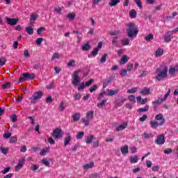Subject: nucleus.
<instances>
[{"mask_svg": "<svg viewBox=\"0 0 178 178\" xmlns=\"http://www.w3.org/2000/svg\"><path fill=\"white\" fill-rule=\"evenodd\" d=\"M175 72H176V69H175L174 67L170 68V70L168 71L169 74H171V76L175 75Z\"/></svg>", "mask_w": 178, "mask_h": 178, "instance_id": "4d7b16f0", "label": "nucleus"}, {"mask_svg": "<svg viewBox=\"0 0 178 178\" xmlns=\"http://www.w3.org/2000/svg\"><path fill=\"white\" fill-rule=\"evenodd\" d=\"M23 165H24V159L22 158L18 161V163L15 166V171L17 172V170H20V169L23 168Z\"/></svg>", "mask_w": 178, "mask_h": 178, "instance_id": "f8f14e48", "label": "nucleus"}, {"mask_svg": "<svg viewBox=\"0 0 178 178\" xmlns=\"http://www.w3.org/2000/svg\"><path fill=\"white\" fill-rule=\"evenodd\" d=\"M131 163H137L138 162V156H134L130 157Z\"/></svg>", "mask_w": 178, "mask_h": 178, "instance_id": "cd10ccee", "label": "nucleus"}, {"mask_svg": "<svg viewBox=\"0 0 178 178\" xmlns=\"http://www.w3.org/2000/svg\"><path fill=\"white\" fill-rule=\"evenodd\" d=\"M44 41V38H38L36 40V44L38 45H41V44H42V42Z\"/></svg>", "mask_w": 178, "mask_h": 178, "instance_id": "3c124183", "label": "nucleus"}, {"mask_svg": "<svg viewBox=\"0 0 178 178\" xmlns=\"http://www.w3.org/2000/svg\"><path fill=\"white\" fill-rule=\"evenodd\" d=\"M163 102V99L159 98L157 100H155L152 102V104L154 105V106H158V105H161Z\"/></svg>", "mask_w": 178, "mask_h": 178, "instance_id": "7c9ffc66", "label": "nucleus"}, {"mask_svg": "<svg viewBox=\"0 0 178 178\" xmlns=\"http://www.w3.org/2000/svg\"><path fill=\"white\" fill-rule=\"evenodd\" d=\"M138 91V88H132L127 90L128 94H134L135 92H137Z\"/></svg>", "mask_w": 178, "mask_h": 178, "instance_id": "f704fd0d", "label": "nucleus"}, {"mask_svg": "<svg viewBox=\"0 0 178 178\" xmlns=\"http://www.w3.org/2000/svg\"><path fill=\"white\" fill-rule=\"evenodd\" d=\"M19 22V19L17 18H7L6 19V22L10 26H16Z\"/></svg>", "mask_w": 178, "mask_h": 178, "instance_id": "9d476101", "label": "nucleus"}, {"mask_svg": "<svg viewBox=\"0 0 178 178\" xmlns=\"http://www.w3.org/2000/svg\"><path fill=\"white\" fill-rule=\"evenodd\" d=\"M151 92V90L148 88H144L140 92V94L142 95H148Z\"/></svg>", "mask_w": 178, "mask_h": 178, "instance_id": "2eb2a0df", "label": "nucleus"}, {"mask_svg": "<svg viewBox=\"0 0 178 178\" xmlns=\"http://www.w3.org/2000/svg\"><path fill=\"white\" fill-rule=\"evenodd\" d=\"M123 47H126L127 45H129V44H130V39L129 38H126V39H123L122 41H121Z\"/></svg>", "mask_w": 178, "mask_h": 178, "instance_id": "473e14b6", "label": "nucleus"}, {"mask_svg": "<svg viewBox=\"0 0 178 178\" xmlns=\"http://www.w3.org/2000/svg\"><path fill=\"white\" fill-rule=\"evenodd\" d=\"M145 40L146 41H151V40H154V35L152 33L147 35L145 38Z\"/></svg>", "mask_w": 178, "mask_h": 178, "instance_id": "37998d69", "label": "nucleus"}, {"mask_svg": "<svg viewBox=\"0 0 178 178\" xmlns=\"http://www.w3.org/2000/svg\"><path fill=\"white\" fill-rule=\"evenodd\" d=\"M127 99H122L121 102H117L116 103V106H122V105H123V104H124V102H126Z\"/></svg>", "mask_w": 178, "mask_h": 178, "instance_id": "13d9d810", "label": "nucleus"}, {"mask_svg": "<svg viewBox=\"0 0 178 178\" xmlns=\"http://www.w3.org/2000/svg\"><path fill=\"white\" fill-rule=\"evenodd\" d=\"M15 143H17V137H11L10 138V144H15Z\"/></svg>", "mask_w": 178, "mask_h": 178, "instance_id": "864d4df0", "label": "nucleus"}, {"mask_svg": "<svg viewBox=\"0 0 178 178\" xmlns=\"http://www.w3.org/2000/svg\"><path fill=\"white\" fill-rule=\"evenodd\" d=\"M65 138H64V147H67L69 144H70V142L72 141V135H70L69 133L65 134Z\"/></svg>", "mask_w": 178, "mask_h": 178, "instance_id": "1a4fd4ad", "label": "nucleus"}, {"mask_svg": "<svg viewBox=\"0 0 178 178\" xmlns=\"http://www.w3.org/2000/svg\"><path fill=\"white\" fill-rule=\"evenodd\" d=\"M76 17V13H70L67 15V19H70V20H74Z\"/></svg>", "mask_w": 178, "mask_h": 178, "instance_id": "c756f323", "label": "nucleus"}, {"mask_svg": "<svg viewBox=\"0 0 178 178\" xmlns=\"http://www.w3.org/2000/svg\"><path fill=\"white\" fill-rule=\"evenodd\" d=\"M25 31L29 34V35H33L34 34V29L32 26H27L25 28Z\"/></svg>", "mask_w": 178, "mask_h": 178, "instance_id": "dca6fc26", "label": "nucleus"}, {"mask_svg": "<svg viewBox=\"0 0 178 178\" xmlns=\"http://www.w3.org/2000/svg\"><path fill=\"white\" fill-rule=\"evenodd\" d=\"M162 55H163V49H158L157 51H156V56H162Z\"/></svg>", "mask_w": 178, "mask_h": 178, "instance_id": "e433bc0d", "label": "nucleus"}, {"mask_svg": "<svg viewBox=\"0 0 178 178\" xmlns=\"http://www.w3.org/2000/svg\"><path fill=\"white\" fill-rule=\"evenodd\" d=\"M168 70H169L168 67H164L163 69L161 67L157 68L154 72V74H157L155 77V80L161 81L163 80V79H166V77H168Z\"/></svg>", "mask_w": 178, "mask_h": 178, "instance_id": "f257e3e1", "label": "nucleus"}, {"mask_svg": "<svg viewBox=\"0 0 178 178\" xmlns=\"http://www.w3.org/2000/svg\"><path fill=\"white\" fill-rule=\"evenodd\" d=\"M81 99V94L80 93H75L74 95V99L79 100Z\"/></svg>", "mask_w": 178, "mask_h": 178, "instance_id": "8fccbe9b", "label": "nucleus"}, {"mask_svg": "<svg viewBox=\"0 0 178 178\" xmlns=\"http://www.w3.org/2000/svg\"><path fill=\"white\" fill-rule=\"evenodd\" d=\"M83 137H84V132H79L76 135V138L78 140H81V138H83Z\"/></svg>", "mask_w": 178, "mask_h": 178, "instance_id": "603ef678", "label": "nucleus"}, {"mask_svg": "<svg viewBox=\"0 0 178 178\" xmlns=\"http://www.w3.org/2000/svg\"><path fill=\"white\" fill-rule=\"evenodd\" d=\"M91 49V45L90 43L86 42L82 46V51H90Z\"/></svg>", "mask_w": 178, "mask_h": 178, "instance_id": "4be33fe9", "label": "nucleus"}, {"mask_svg": "<svg viewBox=\"0 0 178 178\" xmlns=\"http://www.w3.org/2000/svg\"><path fill=\"white\" fill-rule=\"evenodd\" d=\"M148 119V115H143L141 118H139V122H145Z\"/></svg>", "mask_w": 178, "mask_h": 178, "instance_id": "6e6d98bb", "label": "nucleus"}, {"mask_svg": "<svg viewBox=\"0 0 178 178\" xmlns=\"http://www.w3.org/2000/svg\"><path fill=\"white\" fill-rule=\"evenodd\" d=\"M173 33H178L176 31V29L172 30V31H168L165 35L163 36L164 41L165 42H170L172 41V35Z\"/></svg>", "mask_w": 178, "mask_h": 178, "instance_id": "423d86ee", "label": "nucleus"}, {"mask_svg": "<svg viewBox=\"0 0 178 178\" xmlns=\"http://www.w3.org/2000/svg\"><path fill=\"white\" fill-rule=\"evenodd\" d=\"M133 67H134L133 64H131V63H128L127 71V72H131V70H133Z\"/></svg>", "mask_w": 178, "mask_h": 178, "instance_id": "338daca9", "label": "nucleus"}, {"mask_svg": "<svg viewBox=\"0 0 178 178\" xmlns=\"http://www.w3.org/2000/svg\"><path fill=\"white\" fill-rule=\"evenodd\" d=\"M155 119L156 120H161L159 126H163V124H165V118H163V115H162L161 113L156 115L155 116Z\"/></svg>", "mask_w": 178, "mask_h": 178, "instance_id": "9b49d317", "label": "nucleus"}, {"mask_svg": "<svg viewBox=\"0 0 178 178\" xmlns=\"http://www.w3.org/2000/svg\"><path fill=\"white\" fill-rule=\"evenodd\" d=\"M126 26L127 27V33L129 38H133L134 37H137L138 34V29H137V26H136V24L130 22L127 24Z\"/></svg>", "mask_w": 178, "mask_h": 178, "instance_id": "f03ea898", "label": "nucleus"}, {"mask_svg": "<svg viewBox=\"0 0 178 178\" xmlns=\"http://www.w3.org/2000/svg\"><path fill=\"white\" fill-rule=\"evenodd\" d=\"M60 55L59 53H54L51 57V60H55V59H59Z\"/></svg>", "mask_w": 178, "mask_h": 178, "instance_id": "79ce46f5", "label": "nucleus"}, {"mask_svg": "<svg viewBox=\"0 0 178 178\" xmlns=\"http://www.w3.org/2000/svg\"><path fill=\"white\" fill-rule=\"evenodd\" d=\"M60 111L61 112H63V111H65V102H61L60 103Z\"/></svg>", "mask_w": 178, "mask_h": 178, "instance_id": "e2e57ef3", "label": "nucleus"}, {"mask_svg": "<svg viewBox=\"0 0 178 178\" xmlns=\"http://www.w3.org/2000/svg\"><path fill=\"white\" fill-rule=\"evenodd\" d=\"M93 83H94V79H91L85 83V86H86V87H88V86H91V84H92Z\"/></svg>", "mask_w": 178, "mask_h": 178, "instance_id": "680f3d73", "label": "nucleus"}, {"mask_svg": "<svg viewBox=\"0 0 178 178\" xmlns=\"http://www.w3.org/2000/svg\"><path fill=\"white\" fill-rule=\"evenodd\" d=\"M128 99H129L131 102H134V104H136V96L131 95L128 97Z\"/></svg>", "mask_w": 178, "mask_h": 178, "instance_id": "c03bdc74", "label": "nucleus"}, {"mask_svg": "<svg viewBox=\"0 0 178 178\" xmlns=\"http://www.w3.org/2000/svg\"><path fill=\"white\" fill-rule=\"evenodd\" d=\"M81 72V70L74 71L72 75L73 80L72 81V83L73 84V86H77L79 83H80L81 79H80V77H79V73H80Z\"/></svg>", "mask_w": 178, "mask_h": 178, "instance_id": "39448f33", "label": "nucleus"}, {"mask_svg": "<svg viewBox=\"0 0 178 178\" xmlns=\"http://www.w3.org/2000/svg\"><path fill=\"white\" fill-rule=\"evenodd\" d=\"M83 168L86 170H88V169H91V168H94V163H93V161L90 162V163L86 164L83 166Z\"/></svg>", "mask_w": 178, "mask_h": 178, "instance_id": "72a5a7b5", "label": "nucleus"}, {"mask_svg": "<svg viewBox=\"0 0 178 178\" xmlns=\"http://www.w3.org/2000/svg\"><path fill=\"white\" fill-rule=\"evenodd\" d=\"M128 60H129L127 59V56L124 55L121 58V60H120V65H124V64L127 63Z\"/></svg>", "mask_w": 178, "mask_h": 178, "instance_id": "b1692460", "label": "nucleus"}, {"mask_svg": "<svg viewBox=\"0 0 178 178\" xmlns=\"http://www.w3.org/2000/svg\"><path fill=\"white\" fill-rule=\"evenodd\" d=\"M39 166L37 164H33L31 166V170H33V172H35V170H38Z\"/></svg>", "mask_w": 178, "mask_h": 178, "instance_id": "49530a36", "label": "nucleus"}, {"mask_svg": "<svg viewBox=\"0 0 178 178\" xmlns=\"http://www.w3.org/2000/svg\"><path fill=\"white\" fill-rule=\"evenodd\" d=\"M12 86V83L10 82H6L4 84L2 85L3 90H8Z\"/></svg>", "mask_w": 178, "mask_h": 178, "instance_id": "393cba45", "label": "nucleus"}, {"mask_svg": "<svg viewBox=\"0 0 178 178\" xmlns=\"http://www.w3.org/2000/svg\"><path fill=\"white\" fill-rule=\"evenodd\" d=\"M23 77H24L25 80H27L29 79V80H34L35 79V74H29V73H24L22 74Z\"/></svg>", "mask_w": 178, "mask_h": 178, "instance_id": "ddd939ff", "label": "nucleus"}, {"mask_svg": "<svg viewBox=\"0 0 178 178\" xmlns=\"http://www.w3.org/2000/svg\"><path fill=\"white\" fill-rule=\"evenodd\" d=\"M97 89H98V86L93 85L92 87L89 89V91H90V92H94V91H95Z\"/></svg>", "mask_w": 178, "mask_h": 178, "instance_id": "052dcab7", "label": "nucleus"}, {"mask_svg": "<svg viewBox=\"0 0 178 178\" xmlns=\"http://www.w3.org/2000/svg\"><path fill=\"white\" fill-rule=\"evenodd\" d=\"M105 104H106V100L103 99L101 102L97 104V108H102V106L105 105Z\"/></svg>", "mask_w": 178, "mask_h": 178, "instance_id": "de8ad7c7", "label": "nucleus"}, {"mask_svg": "<svg viewBox=\"0 0 178 178\" xmlns=\"http://www.w3.org/2000/svg\"><path fill=\"white\" fill-rule=\"evenodd\" d=\"M126 127H127V123L120 124L116 128V131H122V130H124V129H126Z\"/></svg>", "mask_w": 178, "mask_h": 178, "instance_id": "aec40b11", "label": "nucleus"}, {"mask_svg": "<svg viewBox=\"0 0 178 178\" xmlns=\"http://www.w3.org/2000/svg\"><path fill=\"white\" fill-rule=\"evenodd\" d=\"M0 150L4 155H6V154H8V149H5V147H0Z\"/></svg>", "mask_w": 178, "mask_h": 178, "instance_id": "774afa93", "label": "nucleus"}, {"mask_svg": "<svg viewBox=\"0 0 178 178\" xmlns=\"http://www.w3.org/2000/svg\"><path fill=\"white\" fill-rule=\"evenodd\" d=\"M120 74L121 75L122 77H125V76L127 75V70L122 69L120 72Z\"/></svg>", "mask_w": 178, "mask_h": 178, "instance_id": "a19ab883", "label": "nucleus"}, {"mask_svg": "<svg viewBox=\"0 0 178 178\" xmlns=\"http://www.w3.org/2000/svg\"><path fill=\"white\" fill-rule=\"evenodd\" d=\"M42 163H43V165H44V166H47L48 168H49V161H48V160L47 159H43L41 161Z\"/></svg>", "mask_w": 178, "mask_h": 178, "instance_id": "58836bf2", "label": "nucleus"}, {"mask_svg": "<svg viewBox=\"0 0 178 178\" xmlns=\"http://www.w3.org/2000/svg\"><path fill=\"white\" fill-rule=\"evenodd\" d=\"M108 94L107 95L108 97H112L113 95H116V94H118V92H119V90H111V89H108L107 90Z\"/></svg>", "mask_w": 178, "mask_h": 178, "instance_id": "4468645a", "label": "nucleus"}, {"mask_svg": "<svg viewBox=\"0 0 178 178\" xmlns=\"http://www.w3.org/2000/svg\"><path fill=\"white\" fill-rule=\"evenodd\" d=\"M5 63H6V59L5 58H0V66H4Z\"/></svg>", "mask_w": 178, "mask_h": 178, "instance_id": "69168bd1", "label": "nucleus"}, {"mask_svg": "<svg viewBox=\"0 0 178 178\" xmlns=\"http://www.w3.org/2000/svg\"><path fill=\"white\" fill-rule=\"evenodd\" d=\"M10 119H11V122L15 123V122H17V116H16V114H13L11 115Z\"/></svg>", "mask_w": 178, "mask_h": 178, "instance_id": "bf43d9fd", "label": "nucleus"}, {"mask_svg": "<svg viewBox=\"0 0 178 178\" xmlns=\"http://www.w3.org/2000/svg\"><path fill=\"white\" fill-rule=\"evenodd\" d=\"M86 87V83L84 82L81 83L79 87L78 88V91H81V90H84Z\"/></svg>", "mask_w": 178, "mask_h": 178, "instance_id": "5fc2aeb1", "label": "nucleus"}, {"mask_svg": "<svg viewBox=\"0 0 178 178\" xmlns=\"http://www.w3.org/2000/svg\"><path fill=\"white\" fill-rule=\"evenodd\" d=\"M149 109V106L145 105L144 108H140L138 109V112L139 113H143V112H147V111Z\"/></svg>", "mask_w": 178, "mask_h": 178, "instance_id": "5701e85b", "label": "nucleus"}, {"mask_svg": "<svg viewBox=\"0 0 178 178\" xmlns=\"http://www.w3.org/2000/svg\"><path fill=\"white\" fill-rule=\"evenodd\" d=\"M80 118H81L80 113H76L72 115V119L74 122H79L80 120Z\"/></svg>", "mask_w": 178, "mask_h": 178, "instance_id": "a211bd4d", "label": "nucleus"}, {"mask_svg": "<svg viewBox=\"0 0 178 178\" xmlns=\"http://www.w3.org/2000/svg\"><path fill=\"white\" fill-rule=\"evenodd\" d=\"M43 31H45V28L43 26L40 27L39 29H38V31H37L38 35H41Z\"/></svg>", "mask_w": 178, "mask_h": 178, "instance_id": "ea45409f", "label": "nucleus"}, {"mask_svg": "<svg viewBox=\"0 0 178 178\" xmlns=\"http://www.w3.org/2000/svg\"><path fill=\"white\" fill-rule=\"evenodd\" d=\"M149 124L150 127L154 129H158V127H159V124L156 121H150Z\"/></svg>", "mask_w": 178, "mask_h": 178, "instance_id": "6ab92c4d", "label": "nucleus"}, {"mask_svg": "<svg viewBox=\"0 0 178 178\" xmlns=\"http://www.w3.org/2000/svg\"><path fill=\"white\" fill-rule=\"evenodd\" d=\"M48 152H49V147H46L40 152V155H42V156H44V155H47Z\"/></svg>", "mask_w": 178, "mask_h": 178, "instance_id": "c85d7f7f", "label": "nucleus"}, {"mask_svg": "<svg viewBox=\"0 0 178 178\" xmlns=\"http://www.w3.org/2000/svg\"><path fill=\"white\" fill-rule=\"evenodd\" d=\"M98 52H99V50L98 49L95 48L91 52V56H97V55H98Z\"/></svg>", "mask_w": 178, "mask_h": 178, "instance_id": "a18cd8bd", "label": "nucleus"}, {"mask_svg": "<svg viewBox=\"0 0 178 178\" xmlns=\"http://www.w3.org/2000/svg\"><path fill=\"white\" fill-rule=\"evenodd\" d=\"M155 143L157 144V145H162L165 144V135H159L157 136Z\"/></svg>", "mask_w": 178, "mask_h": 178, "instance_id": "6e6552de", "label": "nucleus"}, {"mask_svg": "<svg viewBox=\"0 0 178 178\" xmlns=\"http://www.w3.org/2000/svg\"><path fill=\"white\" fill-rule=\"evenodd\" d=\"M86 118H82L81 120L83 122V123L85 124V126H88L90 124V122H91V120H92L93 118H94V111H88L86 113Z\"/></svg>", "mask_w": 178, "mask_h": 178, "instance_id": "20e7f679", "label": "nucleus"}, {"mask_svg": "<svg viewBox=\"0 0 178 178\" xmlns=\"http://www.w3.org/2000/svg\"><path fill=\"white\" fill-rule=\"evenodd\" d=\"M52 136L54 138H62L63 134L62 133V129L60 128H56L53 131Z\"/></svg>", "mask_w": 178, "mask_h": 178, "instance_id": "0eeeda50", "label": "nucleus"}, {"mask_svg": "<svg viewBox=\"0 0 178 178\" xmlns=\"http://www.w3.org/2000/svg\"><path fill=\"white\" fill-rule=\"evenodd\" d=\"M118 3H120V0H111L109 5L110 6H116Z\"/></svg>", "mask_w": 178, "mask_h": 178, "instance_id": "bb28decb", "label": "nucleus"}, {"mask_svg": "<svg viewBox=\"0 0 178 178\" xmlns=\"http://www.w3.org/2000/svg\"><path fill=\"white\" fill-rule=\"evenodd\" d=\"M106 58H108V54H104L100 59V63H105L106 62Z\"/></svg>", "mask_w": 178, "mask_h": 178, "instance_id": "c9c22d12", "label": "nucleus"}, {"mask_svg": "<svg viewBox=\"0 0 178 178\" xmlns=\"http://www.w3.org/2000/svg\"><path fill=\"white\" fill-rule=\"evenodd\" d=\"M111 81H112L111 78H110L109 79L106 81L104 83H103V88H106V87H108V86H109V83H111Z\"/></svg>", "mask_w": 178, "mask_h": 178, "instance_id": "4c0bfd02", "label": "nucleus"}, {"mask_svg": "<svg viewBox=\"0 0 178 178\" xmlns=\"http://www.w3.org/2000/svg\"><path fill=\"white\" fill-rule=\"evenodd\" d=\"M143 137L145 139L151 138V137H152V134H148L147 132H144Z\"/></svg>", "mask_w": 178, "mask_h": 178, "instance_id": "09e8293b", "label": "nucleus"}, {"mask_svg": "<svg viewBox=\"0 0 178 178\" xmlns=\"http://www.w3.org/2000/svg\"><path fill=\"white\" fill-rule=\"evenodd\" d=\"M121 152L122 155H126L129 154V146L126 145L124 147H121Z\"/></svg>", "mask_w": 178, "mask_h": 178, "instance_id": "f3484780", "label": "nucleus"}, {"mask_svg": "<svg viewBox=\"0 0 178 178\" xmlns=\"http://www.w3.org/2000/svg\"><path fill=\"white\" fill-rule=\"evenodd\" d=\"M147 74H148V71L142 70L140 72V76L139 77H145V76H147Z\"/></svg>", "mask_w": 178, "mask_h": 178, "instance_id": "0e129e2a", "label": "nucleus"}, {"mask_svg": "<svg viewBox=\"0 0 178 178\" xmlns=\"http://www.w3.org/2000/svg\"><path fill=\"white\" fill-rule=\"evenodd\" d=\"M42 95H44V93H42L41 90L35 92L32 95V97L29 98L31 101V104H32V105H34V104H37V102L38 101V99H41V98H42Z\"/></svg>", "mask_w": 178, "mask_h": 178, "instance_id": "7ed1b4c3", "label": "nucleus"}, {"mask_svg": "<svg viewBox=\"0 0 178 178\" xmlns=\"http://www.w3.org/2000/svg\"><path fill=\"white\" fill-rule=\"evenodd\" d=\"M67 66H68V67H76V60H70L68 62V63L67 64Z\"/></svg>", "mask_w": 178, "mask_h": 178, "instance_id": "2f4dec72", "label": "nucleus"}, {"mask_svg": "<svg viewBox=\"0 0 178 178\" xmlns=\"http://www.w3.org/2000/svg\"><path fill=\"white\" fill-rule=\"evenodd\" d=\"M92 140H94V135H90L86 138V143L91 144V143H92Z\"/></svg>", "mask_w": 178, "mask_h": 178, "instance_id": "a878e982", "label": "nucleus"}, {"mask_svg": "<svg viewBox=\"0 0 178 178\" xmlns=\"http://www.w3.org/2000/svg\"><path fill=\"white\" fill-rule=\"evenodd\" d=\"M129 16L131 19H136V17H137V12L136 11V10H131L129 11Z\"/></svg>", "mask_w": 178, "mask_h": 178, "instance_id": "412c9836", "label": "nucleus"}]
</instances>
